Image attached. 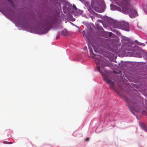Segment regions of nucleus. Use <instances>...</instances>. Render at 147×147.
I'll return each instance as SVG.
<instances>
[{
	"instance_id": "1",
	"label": "nucleus",
	"mask_w": 147,
	"mask_h": 147,
	"mask_svg": "<svg viewBox=\"0 0 147 147\" xmlns=\"http://www.w3.org/2000/svg\"><path fill=\"white\" fill-rule=\"evenodd\" d=\"M90 53L91 57L94 59L95 62L96 64L99 65L96 67L97 70L101 74L105 81L109 85L110 88L112 89H113L114 87V82L109 79L107 76L105 74L101 72L100 71V66L102 68L104 69L105 66V62L101 59V57L100 55H97L93 52H91V51H90Z\"/></svg>"
},
{
	"instance_id": "2",
	"label": "nucleus",
	"mask_w": 147,
	"mask_h": 147,
	"mask_svg": "<svg viewBox=\"0 0 147 147\" xmlns=\"http://www.w3.org/2000/svg\"><path fill=\"white\" fill-rule=\"evenodd\" d=\"M130 0H123L121 4V7H117V10L124 13L127 14L131 18H134L138 16L137 12L133 9L130 5Z\"/></svg>"
},
{
	"instance_id": "3",
	"label": "nucleus",
	"mask_w": 147,
	"mask_h": 147,
	"mask_svg": "<svg viewBox=\"0 0 147 147\" xmlns=\"http://www.w3.org/2000/svg\"><path fill=\"white\" fill-rule=\"evenodd\" d=\"M125 100L127 102L129 109L133 114L134 113L132 111H135L138 113L140 111L141 109L140 106L134 100H129L128 98L125 97Z\"/></svg>"
},
{
	"instance_id": "4",
	"label": "nucleus",
	"mask_w": 147,
	"mask_h": 147,
	"mask_svg": "<svg viewBox=\"0 0 147 147\" xmlns=\"http://www.w3.org/2000/svg\"><path fill=\"white\" fill-rule=\"evenodd\" d=\"M55 19L54 18H51L44 20L40 24L41 28L43 29L45 32L49 31L52 25L55 23Z\"/></svg>"
},
{
	"instance_id": "5",
	"label": "nucleus",
	"mask_w": 147,
	"mask_h": 147,
	"mask_svg": "<svg viewBox=\"0 0 147 147\" xmlns=\"http://www.w3.org/2000/svg\"><path fill=\"white\" fill-rule=\"evenodd\" d=\"M103 3V0H92L91 5L95 11L98 12H101L102 11V5Z\"/></svg>"
},
{
	"instance_id": "6",
	"label": "nucleus",
	"mask_w": 147,
	"mask_h": 147,
	"mask_svg": "<svg viewBox=\"0 0 147 147\" xmlns=\"http://www.w3.org/2000/svg\"><path fill=\"white\" fill-rule=\"evenodd\" d=\"M116 28L126 31L129 30V25L128 23L124 22H117L115 24Z\"/></svg>"
},
{
	"instance_id": "7",
	"label": "nucleus",
	"mask_w": 147,
	"mask_h": 147,
	"mask_svg": "<svg viewBox=\"0 0 147 147\" xmlns=\"http://www.w3.org/2000/svg\"><path fill=\"white\" fill-rule=\"evenodd\" d=\"M84 3L85 6L88 9V10L90 13L92 14L94 13V12L90 6V4L88 3L87 2L85 1Z\"/></svg>"
},
{
	"instance_id": "8",
	"label": "nucleus",
	"mask_w": 147,
	"mask_h": 147,
	"mask_svg": "<svg viewBox=\"0 0 147 147\" xmlns=\"http://www.w3.org/2000/svg\"><path fill=\"white\" fill-rule=\"evenodd\" d=\"M105 37L107 38L111 37L113 34V33L112 32H105Z\"/></svg>"
},
{
	"instance_id": "9",
	"label": "nucleus",
	"mask_w": 147,
	"mask_h": 147,
	"mask_svg": "<svg viewBox=\"0 0 147 147\" xmlns=\"http://www.w3.org/2000/svg\"><path fill=\"white\" fill-rule=\"evenodd\" d=\"M141 128L145 131H147V127L146 125L143 123H140V124Z\"/></svg>"
},
{
	"instance_id": "10",
	"label": "nucleus",
	"mask_w": 147,
	"mask_h": 147,
	"mask_svg": "<svg viewBox=\"0 0 147 147\" xmlns=\"http://www.w3.org/2000/svg\"><path fill=\"white\" fill-rule=\"evenodd\" d=\"M142 114L144 115H146L147 114V113L145 110H144L142 112Z\"/></svg>"
},
{
	"instance_id": "11",
	"label": "nucleus",
	"mask_w": 147,
	"mask_h": 147,
	"mask_svg": "<svg viewBox=\"0 0 147 147\" xmlns=\"http://www.w3.org/2000/svg\"><path fill=\"white\" fill-rule=\"evenodd\" d=\"M129 53H131V56L136 57V56L134 54L132 53L131 52V53L129 52Z\"/></svg>"
},
{
	"instance_id": "12",
	"label": "nucleus",
	"mask_w": 147,
	"mask_h": 147,
	"mask_svg": "<svg viewBox=\"0 0 147 147\" xmlns=\"http://www.w3.org/2000/svg\"><path fill=\"white\" fill-rule=\"evenodd\" d=\"M83 36L85 38H86L88 39V38H87V36L86 34H83Z\"/></svg>"
},
{
	"instance_id": "13",
	"label": "nucleus",
	"mask_w": 147,
	"mask_h": 147,
	"mask_svg": "<svg viewBox=\"0 0 147 147\" xmlns=\"http://www.w3.org/2000/svg\"><path fill=\"white\" fill-rule=\"evenodd\" d=\"M89 138H86L85 139V141H89Z\"/></svg>"
},
{
	"instance_id": "14",
	"label": "nucleus",
	"mask_w": 147,
	"mask_h": 147,
	"mask_svg": "<svg viewBox=\"0 0 147 147\" xmlns=\"http://www.w3.org/2000/svg\"><path fill=\"white\" fill-rule=\"evenodd\" d=\"M73 8H74V9H76V6L74 4L73 5Z\"/></svg>"
},
{
	"instance_id": "15",
	"label": "nucleus",
	"mask_w": 147,
	"mask_h": 147,
	"mask_svg": "<svg viewBox=\"0 0 147 147\" xmlns=\"http://www.w3.org/2000/svg\"><path fill=\"white\" fill-rule=\"evenodd\" d=\"M63 31H62V34L63 35H65V34H63Z\"/></svg>"
},
{
	"instance_id": "16",
	"label": "nucleus",
	"mask_w": 147,
	"mask_h": 147,
	"mask_svg": "<svg viewBox=\"0 0 147 147\" xmlns=\"http://www.w3.org/2000/svg\"><path fill=\"white\" fill-rule=\"evenodd\" d=\"M59 38V36H57V37L56 38L57 39H58Z\"/></svg>"
},
{
	"instance_id": "17",
	"label": "nucleus",
	"mask_w": 147,
	"mask_h": 147,
	"mask_svg": "<svg viewBox=\"0 0 147 147\" xmlns=\"http://www.w3.org/2000/svg\"><path fill=\"white\" fill-rule=\"evenodd\" d=\"M3 143H7V142H3Z\"/></svg>"
},
{
	"instance_id": "18",
	"label": "nucleus",
	"mask_w": 147,
	"mask_h": 147,
	"mask_svg": "<svg viewBox=\"0 0 147 147\" xmlns=\"http://www.w3.org/2000/svg\"><path fill=\"white\" fill-rule=\"evenodd\" d=\"M82 2L84 0H80Z\"/></svg>"
},
{
	"instance_id": "19",
	"label": "nucleus",
	"mask_w": 147,
	"mask_h": 147,
	"mask_svg": "<svg viewBox=\"0 0 147 147\" xmlns=\"http://www.w3.org/2000/svg\"><path fill=\"white\" fill-rule=\"evenodd\" d=\"M144 11H145V12H146V10H145V9H144Z\"/></svg>"
},
{
	"instance_id": "20",
	"label": "nucleus",
	"mask_w": 147,
	"mask_h": 147,
	"mask_svg": "<svg viewBox=\"0 0 147 147\" xmlns=\"http://www.w3.org/2000/svg\"><path fill=\"white\" fill-rule=\"evenodd\" d=\"M8 0L9 1H10V0Z\"/></svg>"
}]
</instances>
